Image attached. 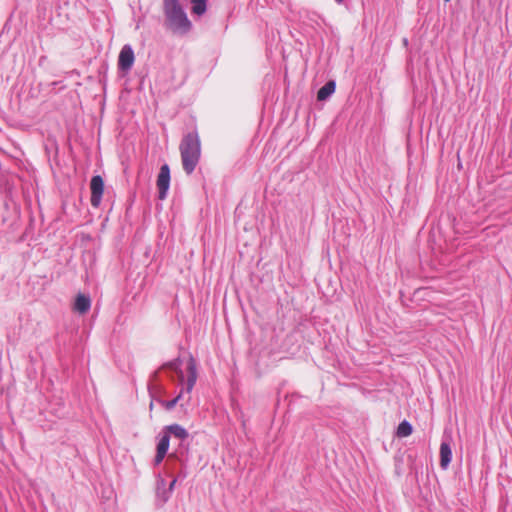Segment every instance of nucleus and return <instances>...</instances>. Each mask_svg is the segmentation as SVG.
Returning <instances> with one entry per match:
<instances>
[{
	"label": "nucleus",
	"instance_id": "1",
	"mask_svg": "<svg viewBox=\"0 0 512 512\" xmlns=\"http://www.w3.org/2000/svg\"><path fill=\"white\" fill-rule=\"evenodd\" d=\"M182 361L177 358L163 365V370L173 372L177 376V384L181 386L179 394L172 400L163 403L167 410L173 409L176 404L184 397V394L190 395L197 380V366L193 357H190L186 364V375L181 368Z\"/></svg>",
	"mask_w": 512,
	"mask_h": 512
},
{
	"label": "nucleus",
	"instance_id": "2",
	"mask_svg": "<svg viewBox=\"0 0 512 512\" xmlns=\"http://www.w3.org/2000/svg\"><path fill=\"white\" fill-rule=\"evenodd\" d=\"M183 170L190 175L199 163L201 156V143L196 131L184 135L180 146Z\"/></svg>",
	"mask_w": 512,
	"mask_h": 512
},
{
	"label": "nucleus",
	"instance_id": "3",
	"mask_svg": "<svg viewBox=\"0 0 512 512\" xmlns=\"http://www.w3.org/2000/svg\"><path fill=\"white\" fill-rule=\"evenodd\" d=\"M163 2L168 27L173 32H187L191 27V22L178 0H164Z\"/></svg>",
	"mask_w": 512,
	"mask_h": 512
},
{
	"label": "nucleus",
	"instance_id": "4",
	"mask_svg": "<svg viewBox=\"0 0 512 512\" xmlns=\"http://www.w3.org/2000/svg\"><path fill=\"white\" fill-rule=\"evenodd\" d=\"M158 189V198L164 200L167 197L170 187V168L168 164H163L160 168L156 181Z\"/></svg>",
	"mask_w": 512,
	"mask_h": 512
},
{
	"label": "nucleus",
	"instance_id": "5",
	"mask_svg": "<svg viewBox=\"0 0 512 512\" xmlns=\"http://www.w3.org/2000/svg\"><path fill=\"white\" fill-rule=\"evenodd\" d=\"M91 190V205L94 208H98L101 204L103 192H104V181L100 175H95L90 181Z\"/></svg>",
	"mask_w": 512,
	"mask_h": 512
},
{
	"label": "nucleus",
	"instance_id": "6",
	"mask_svg": "<svg viewBox=\"0 0 512 512\" xmlns=\"http://www.w3.org/2000/svg\"><path fill=\"white\" fill-rule=\"evenodd\" d=\"M134 51L130 45H124L119 53L118 68L122 71H129L134 64Z\"/></svg>",
	"mask_w": 512,
	"mask_h": 512
},
{
	"label": "nucleus",
	"instance_id": "7",
	"mask_svg": "<svg viewBox=\"0 0 512 512\" xmlns=\"http://www.w3.org/2000/svg\"><path fill=\"white\" fill-rule=\"evenodd\" d=\"M169 443V434L164 433L157 443V452L154 458V465H159L163 461L169 449Z\"/></svg>",
	"mask_w": 512,
	"mask_h": 512
},
{
	"label": "nucleus",
	"instance_id": "8",
	"mask_svg": "<svg viewBox=\"0 0 512 512\" xmlns=\"http://www.w3.org/2000/svg\"><path fill=\"white\" fill-rule=\"evenodd\" d=\"M91 299L84 294H78L74 303V310L80 314H85L90 310Z\"/></svg>",
	"mask_w": 512,
	"mask_h": 512
},
{
	"label": "nucleus",
	"instance_id": "9",
	"mask_svg": "<svg viewBox=\"0 0 512 512\" xmlns=\"http://www.w3.org/2000/svg\"><path fill=\"white\" fill-rule=\"evenodd\" d=\"M452 459V451L449 443L442 442L440 445V466L446 469Z\"/></svg>",
	"mask_w": 512,
	"mask_h": 512
},
{
	"label": "nucleus",
	"instance_id": "10",
	"mask_svg": "<svg viewBox=\"0 0 512 512\" xmlns=\"http://www.w3.org/2000/svg\"><path fill=\"white\" fill-rule=\"evenodd\" d=\"M165 434H169V438L173 436L179 440L188 438L187 430L179 424H172L165 427Z\"/></svg>",
	"mask_w": 512,
	"mask_h": 512
},
{
	"label": "nucleus",
	"instance_id": "11",
	"mask_svg": "<svg viewBox=\"0 0 512 512\" xmlns=\"http://www.w3.org/2000/svg\"><path fill=\"white\" fill-rule=\"evenodd\" d=\"M336 84L334 81H328L322 86L317 93V99L324 101L329 98L335 92Z\"/></svg>",
	"mask_w": 512,
	"mask_h": 512
},
{
	"label": "nucleus",
	"instance_id": "12",
	"mask_svg": "<svg viewBox=\"0 0 512 512\" xmlns=\"http://www.w3.org/2000/svg\"><path fill=\"white\" fill-rule=\"evenodd\" d=\"M413 432V427L412 425L406 421V420H403L399 425H398V428H397V432H396V435L400 438L402 437H407L409 435H411Z\"/></svg>",
	"mask_w": 512,
	"mask_h": 512
},
{
	"label": "nucleus",
	"instance_id": "13",
	"mask_svg": "<svg viewBox=\"0 0 512 512\" xmlns=\"http://www.w3.org/2000/svg\"><path fill=\"white\" fill-rule=\"evenodd\" d=\"M176 482H177V478H173L171 480V482L169 483V486H168L167 490H163V491L160 490V492H159V502L161 504H164V503H166L169 500Z\"/></svg>",
	"mask_w": 512,
	"mask_h": 512
},
{
	"label": "nucleus",
	"instance_id": "14",
	"mask_svg": "<svg viewBox=\"0 0 512 512\" xmlns=\"http://www.w3.org/2000/svg\"><path fill=\"white\" fill-rule=\"evenodd\" d=\"M208 0H192V12L198 16L203 15L207 9Z\"/></svg>",
	"mask_w": 512,
	"mask_h": 512
},
{
	"label": "nucleus",
	"instance_id": "15",
	"mask_svg": "<svg viewBox=\"0 0 512 512\" xmlns=\"http://www.w3.org/2000/svg\"><path fill=\"white\" fill-rule=\"evenodd\" d=\"M168 487H166V481L164 478H162L160 475L157 478V487H156V497L157 501L159 502V492L160 490H167Z\"/></svg>",
	"mask_w": 512,
	"mask_h": 512
},
{
	"label": "nucleus",
	"instance_id": "16",
	"mask_svg": "<svg viewBox=\"0 0 512 512\" xmlns=\"http://www.w3.org/2000/svg\"><path fill=\"white\" fill-rule=\"evenodd\" d=\"M335 1H336V2H338V3H341V2H343L344 0H335Z\"/></svg>",
	"mask_w": 512,
	"mask_h": 512
}]
</instances>
